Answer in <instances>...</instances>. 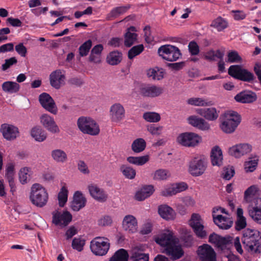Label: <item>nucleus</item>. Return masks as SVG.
<instances>
[{
    "label": "nucleus",
    "mask_w": 261,
    "mask_h": 261,
    "mask_svg": "<svg viewBox=\"0 0 261 261\" xmlns=\"http://www.w3.org/2000/svg\"><path fill=\"white\" fill-rule=\"evenodd\" d=\"M155 241L157 244L164 247V253L172 260H177L184 255V251L179 244V240L172 231H166L155 238Z\"/></svg>",
    "instance_id": "obj_1"
},
{
    "label": "nucleus",
    "mask_w": 261,
    "mask_h": 261,
    "mask_svg": "<svg viewBox=\"0 0 261 261\" xmlns=\"http://www.w3.org/2000/svg\"><path fill=\"white\" fill-rule=\"evenodd\" d=\"M242 242L245 249L251 254L261 253V232L253 229L244 230Z\"/></svg>",
    "instance_id": "obj_2"
},
{
    "label": "nucleus",
    "mask_w": 261,
    "mask_h": 261,
    "mask_svg": "<svg viewBox=\"0 0 261 261\" xmlns=\"http://www.w3.org/2000/svg\"><path fill=\"white\" fill-rule=\"evenodd\" d=\"M30 199L34 205L42 207L47 203L48 194L46 189L39 184H33L31 189Z\"/></svg>",
    "instance_id": "obj_3"
},
{
    "label": "nucleus",
    "mask_w": 261,
    "mask_h": 261,
    "mask_svg": "<svg viewBox=\"0 0 261 261\" xmlns=\"http://www.w3.org/2000/svg\"><path fill=\"white\" fill-rule=\"evenodd\" d=\"M241 121V116L237 112L228 111L224 114L220 127L224 133L230 134L235 130Z\"/></svg>",
    "instance_id": "obj_4"
},
{
    "label": "nucleus",
    "mask_w": 261,
    "mask_h": 261,
    "mask_svg": "<svg viewBox=\"0 0 261 261\" xmlns=\"http://www.w3.org/2000/svg\"><path fill=\"white\" fill-rule=\"evenodd\" d=\"M77 124L80 130L84 134L95 136L98 135L100 132L98 125L90 117H80Z\"/></svg>",
    "instance_id": "obj_5"
},
{
    "label": "nucleus",
    "mask_w": 261,
    "mask_h": 261,
    "mask_svg": "<svg viewBox=\"0 0 261 261\" xmlns=\"http://www.w3.org/2000/svg\"><path fill=\"white\" fill-rule=\"evenodd\" d=\"M109 240L105 237H96L90 242V248L92 252L97 256L106 255L110 249Z\"/></svg>",
    "instance_id": "obj_6"
},
{
    "label": "nucleus",
    "mask_w": 261,
    "mask_h": 261,
    "mask_svg": "<svg viewBox=\"0 0 261 261\" xmlns=\"http://www.w3.org/2000/svg\"><path fill=\"white\" fill-rule=\"evenodd\" d=\"M207 167L206 160L202 156L193 158L189 164V172L193 176H199L202 175Z\"/></svg>",
    "instance_id": "obj_7"
},
{
    "label": "nucleus",
    "mask_w": 261,
    "mask_h": 261,
    "mask_svg": "<svg viewBox=\"0 0 261 261\" xmlns=\"http://www.w3.org/2000/svg\"><path fill=\"white\" fill-rule=\"evenodd\" d=\"M158 52L163 59L169 62L175 61L181 56L178 47L169 44L161 46Z\"/></svg>",
    "instance_id": "obj_8"
},
{
    "label": "nucleus",
    "mask_w": 261,
    "mask_h": 261,
    "mask_svg": "<svg viewBox=\"0 0 261 261\" xmlns=\"http://www.w3.org/2000/svg\"><path fill=\"white\" fill-rule=\"evenodd\" d=\"M228 73L235 79L243 81L250 82L254 79V75L252 72L242 68L241 66L238 65L230 66Z\"/></svg>",
    "instance_id": "obj_9"
},
{
    "label": "nucleus",
    "mask_w": 261,
    "mask_h": 261,
    "mask_svg": "<svg viewBox=\"0 0 261 261\" xmlns=\"http://www.w3.org/2000/svg\"><path fill=\"white\" fill-rule=\"evenodd\" d=\"M201 141V137L194 133H181L177 138V142L181 145L186 147H194Z\"/></svg>",
    "instance_id": "obj_10"
},
{
    "label": "nucleus",
    "mask_w": 261,
    "mask_h": 261,
    "mask_svg": "<svg viewBox=\"0 0 261 261\" xmlns=\"http://www.w3.org/2000/svg\"><path fill=\"white\" fill-rule=\"evenodd\" d=\"M163 88L158 85L148 84L140 87V94L143 97L154 98L160 96L163 93Z\"/></svg>",
    "instance_id": "obj_11"
},
{
    "label": "nucleus",
    "mask_w": 261,
    "mask_h": 261,
    "mask_svg": "<svg viewBox=\"0 0 261 261\" xmlns=\"http://www.w3.org/2000/svg\"><path fill=\"white\" fill-rule=\"evenodd\" d=\"M197 253L201 261H217L215 251L208 244H203L199 246Z\"/></svg>",
    "instance_id": "obj_12"
},
{
    "label": "nucleus",
    "mask_w": 261,
    "mask_h": 261,
    "mask_svg": "<svg viewBox=\"0 0 261 261\" xmlns=\"http://www.w3.org/2000/svg\"><path fill=\"white\" fill-rule=\"evenodd\" d=\"M250 217L256 222L261 224V198H256L248 207Z\"/></svg>",
    "instance_id": "obj_13"
},
{
    "label": "nucleus",
    "mask_w": 261,
    "mask_h": 261,
    "mask_svg": "<svg viewBox=\"0 0 261 261\" xmlns=\"http://www.w3.org/2000/svg\"><path fill=\"white\" fill-rule=\"evenodd\" d=\"M190 225L198 237L203 238L207 236L206 232L203 229L204 226L201 223V217L199 214H193L192 215Z\"/></svg>",
    "instance_id": "obj_14"
},
{
    "label": "nucleus",
    "mask_w": 261,
    "mask_h": 261,
    "mask_svg": "<svg viewBox=\"0 0 261 261\" xmlns=\"http://www.w3.org/2000/svg\"><path fill=\"white\" fill-rule=\"evenodd\" d=\"M71 220L72 215L67 211L61 212L56 211L53 213V222L56 225L65 227L71 222Z\"/></svg>",
    "instance_id": "obj_15"
},
{
    "label": "nucleus",
    "mask_w": 261,
    "mask_h": 261,
    "mask_svg": "<svg viewBox=\"0 0 261 261\" xmlns=\"http://www.w3.org/2000/svg\"><path fill=\"white\" fill-rule=\"evenodd\" d=\"M39 102L42 107L46 111L56 114L58 112L57 107L52 97L46 93H43L39 95Z\"/></svg>",
    "instance_id": "obj_16"
},
{
    "label": "nucleus",
    "mask_w": 261,
    "mask_h": 261,
    "mask_svg": "<svg viewBox=\"0 0 261 261\" xmlns=\"http://www.w3.org/2000/svg\"><path fill=\"white\" fill-rule=\"evenodd\" d=\"M88 189L90 196L98 202H105L108 198V195L102 188L96 184H90L88 186Z\"/></svg>",
    "instance_id": "obj_17"
},
{
    "label": "nucleus",
    "mask_w": 261,
    "mask_h": 261,
    "mask_svg": "<svg viewBox=\"0 0 261 261\" xmlns=\"http://www.w3.org/2000/svg\"><path fill=\"white\" fill-rule=\"evenodd\" d=\"M252 150V146L247 143L239 144L232 146L228 149L229 155L236 158H239L247 154Z\"/></svg>",
    "instance_id": "obj_18"
},
{
    "label": "nucleus",
    "mask_w": 261,
    "mask_h": 261,
    "mask_svg": "<svg viewBox=\"0 0 261 261\" xmlns=\"http://www.w3.org/2000/svg\"><path fill=\"white\" fill-rule=\"evenodd\" d=\"M40 122L43 127L51 133L58 134L60 132L54 118L48 114H44L41 115Z\"/></svg>",
    "instance_id": "obj_19"
},
{
    "label": "nucleus",
    "mask_w": 261,
    "mask_h": 261,
    "mask_svg": "<svg viewBox=\"0 0 261 261\" xmlns=\"http://www.w3.org/2000/svg\"><path fill=\"white\" fill-rule=\"evenodd\" d=\"M213 218L215 224L222 229H228L233 224L232 219L228 216L213 214Z\"/></svg>",
    "instance_id": "obj_20"
},
{
    "label": "nucleus",
    "mask_w": 261,
    "mask_h": 261,
    "mask_svg": "<svg viewBox=\"0 0 261 261\" xmlns=\"http://www.w3.org/2000/svg\"><path fill=\"white\" fill-rule=\"evenodd\" d=\"M110 115L112 121L114 122H119L125 116V110L122 105L116 103L113 105L110 109Z\"/></svg>",
    "instance_id": "obj_21"
},
{
    "label": "nucleus",
    "mask_w": 261,
    "mask_h": 261,
    "mask_svg": "<svg viewBox=\"0 0 261 261\" xmlns=\"http://www.w3.org/2000/svg\"><path fill=\"white\" fill-rule=\"evenodd\" d=\"M1 132L2 133L4 137L7 140H12L15 139L19 134L18 129L16 126L8 124H3L1 127Z\"/></svg>",
    "instance_id": "obj_22"
},
{
    "label": "nucleus",
    "mask_w": 261,
    "mask_h": 261,
    "mask_svg": "<svg viewBox=\"0 0 261 261\" xmlns=\"http://www.w3.org/2000/svg\"><path fill=\"white\" fill-rule=\"evenodd\" d=\"M49 79L51 86L58 89L64 85L65 76L61 70H56L51 73Z\"/></svg>",
    "instance_id": "obj_23"
},
{
    "label": "nucleus",
    "mask_w": 261,
    "mask_h": 261,
    "mask_svg": "<svg viewBox=\"0 0 261 261\" xmlns=\"http://www.w3.org/2000/svg\"><path fill=\"white\" fill-rule=\"evenodd\" d=\"M123 228L130 233H134L138 229V222L136 218L132 215L125 216L122 221Z\"/></svg>",
    "instance_id": "obj_24"
},
{
    "label": "nucleus",
    "mask_w": 261,
    "mask_h": 261,
    "mask_svg": "<svg viewBox=\"0 0 261 261\" xmlns=\"http://www.w3.org/2000/svg\"><path fill=\"white\" fill-rule=\"evenodd\" d=\"M87 200L82 193L80 191H76L73 195V199L71 207L73 211L77 212L85 206Z\"/></svg>",
    "instance_id": "obj_25"
},
{
    "label": "nucleus",
    "mask_w": 261,
    "mask_h": 261,
    "mask_svg": "<svg viewBox=\"0 0 261 261\" xmlns=\"http://www.w3.org/2000/svg\"><path fill=\"white\" fill-rule=\"evenodd\" d=\"M256 99V94L250 91H242L234 96V99L237 102L243 103H251L255 101Z\"/></svg>",
    "instance_id": "obj_26"
},
{
    "label": "nucleus",
    "mask_w": 261,
    "mask_h": 261,
    "mask_svg": "<svg viewBox=\"0 0 261 261\" xmlns=\"http://www.w3.org/2000/svg\"><path fill=\"white\" fill-rule=\"evenodd\" d=\"M197 113L202 117L210 121L216 120L219 116V113L215 108H202L197 110Z\"/></svg>",
    "instance_id": "obj_27"
},
{
    "label": "nucleus",
    "mask_w": 261,
    "mask_h": 261,
    "mask_svg": "<svg viewBox=\"0 0 261 261\" xmlns=\"http://www.w3.org/2000/svg\"><path fill=\"white\" fill-rule=\"evenodd\" d=\"M189 123L192 126L202 130L209 129L210 125L203 119L196 116H192L188 118Z\"/></svg>",
    "instance_id": "obj_28"
},
{
    "label": "nucleus",
    "mask_w": 261,
    "mask_h": 261,
    "mask_svg": "<svg viewBox=\"0 0 261 261\" xmlns=\"http://www.w3.org/2000/svg\"><path fill=\"white\" fill-rule=\"evenodd\" d=\"M136 29L134 27H130L127 29L124 35V45L130 47L137 41L138 35L136 33Z\"/></svg>",
    "instance_id": "obj_29"
},
{
    "label": "nucleus",
    "mask_w": 261,
    "mask_h": 261,
    "mask_svg": "<svg viewBox=\"0 0 261 261\" xmlns=\"http://www.w3.org/2000/svg\"><path fill=\"white\" fill-rule=\"evenodd\" d=\"M211 162L213 166H220L222 164L223 154L221 148L216 146L211 151Z\"/></svg>",
    "instance_id": "obj_30"
},
{
    "label": "nucleus",
    "mask_w": 261,
    "mask_h": 261,
    "mask_svg": "<svg viewBox=\"0 0 261 261\" xmlns=\"http://www.w3.org/2000/svg\"><path fill=\"white\" fill-rule=\"evenodd\" d=\"M158 212L162 218L167 220H173L175 213L171 207L167 205H161L159 207Z\"/></svg>",
    "instance_id": "obj_31"
},
{
    "label": "nucleus",
    "mask_w": 261,
    "mask_h": 261,
    "mask_svg": "<svg viewBox=\"0 0 261 261\" xmlns=\"http://www.w3.org/2000/svg\"><path fill=\"white\" fill-rule=\"evenodd\" d=\"M154 190L152 185H146L143 187L138 191L136 195L135 198L139 201H142L150 196L153 193Z\"/></svg>",
    "instance_id": "obj_32"
},
{
    "label": "nucleus",
    "mask_w": 261,
    "mask_h": 261,
    "mask_svg": "<svg viewBox=\"0 0 261 261\" xmlns=\"http://www.w3.org/2000/svg\"><path fill=\"white\" fill-rule=\"evenodd\" d=\"M246 225V219L243 216V210L241 207H238L237 210V220L235 223L236 229L241 230L245 228Z\"/></svg>",
    "instance_id": "obj_33"
},
{
    "label": "nucleus",
    "mask_w": 261,
    "mask_h": 261,
    "mask_svg": "<svg viewBox=\"0 0 261 261\" xmlns=\"http://www.w3.org/2000/svg\"><path fill=\"white\" fill-rule=\"evenodd\" d=\"M165 71L163 68L154 67L148 69L147 71V74L148 77L153 80H161L164 76Z\"/></svg>",
    "instance_id": "obj_34"
},
{
    "label": "nucleus",
    "mask_w": 261,
    "mask_h": 261,
    "mask_svg": "<svg viewBox=\"0 0 261 261\" xmlns=\"http://www.w3.org/2000/svg\"><path fill=\"white\" fill-rule=\"evenodd\" d=\"M51 156L53 160L58 163H64L67 160V155L63 150L56 149L51 152Z\"/></svg>",
    "instance_id": "obj_35"
},
{
    "label": "nucleus",
    "mask_w": 261,
    "mask_h": 261,
    "mask_svg": "<svg viewBox=\"0 0 261 261\" xmlns=\"http://www.w3.org/2000/svg\"><path fill=\"white\" fill-rule=\"evenodd\" d=\"M211 26L216 29L218 32H221L227 28L228 22L224 18L219 16L213 20Z\"/></svg>",
    "instance_id": "obj_36"
},
{
    "label": "nucleus",
    "mask_w": 261,
    "mask_h": 261,
    "mask_svg": "<svg viewBox=\"0 0 261 261\" xmlns=\"http://www.w3.org/2000/svg\"><path fill=\"white\" fill-rule=\"evenodd\" d=\"M31 136L38 142H43L46 138V133L39 127H35L32 128Z\"/></svg>",
    "instance_id": "obj_37"
},
{
    "label": "nucleus",
    "mask_w": 261,
    "mask_h": 261,
    "mask_svg": "<svg viewBox=\"0 0 261 261\" xmlns=\"http://www.w3.org/2000/svg\"><path fill=\"white\" fill-rule=\"evenodd\" d=\"M32 172L31 169L29 167H23L21 168L19 172V178L20 182L22 184H27L31 178Z\"/></svg>",
    "instance_id": "obj_38"
},
{
    "label": "nucleus",
    "mask_w": 261,
    "mask_h": 261,
    "mask_svg": "<svg viewBox=\"0 0 261 261\" xmlns=\"http://www.w3.org/2000/svg\"><path fill=\"white\" fill-rule=\"evenodd\" d=\"M2 87L4 91L9 93H16L19 91L20 88L18 84L10 81L4 82Z\"/></svg>",
    "instance_id": "obj_39"
},
{
    "label": "nucleus",
    "mask_w": 261,
    "mask_h": 261,
    "mask_svg": "<svg viewBox=\"0 0 261 261\" xmlns=\"http://www.w3.org/2000/svg\"><path fill=\"white\" fill-rule=\"evenodd\" d=\"M128 253L124 249L118 250L110 259V261H128Z\"/></svg>",
    "instance_id": "obj_40"
},
{
    "label": "nucleus",
    "mask_w": 261,
    "mask_h": 261,
    "mask_svg": "<svg viewBox=\"0 0 261 261\" xmlns=\"http://www.w3.org/2000/svg\"><path fill=\"white\" fill-rule=\"evenodd\" d=\"M223 56V53L219 49L216 50L212 49L207 51L204 55V59L209 61H215L216 59H222Z\"/></svg>",
    "instance_id": "obj_41"
},
{
    "label": "nucleus",
    "mask_w": 261,
    "mask_h": 261,
    "mask_svg": "<svg viewBox=\"0 0 261 261\" xmlns=\"http://www.w3.org/2000/svg\"><path fill=\"white\" fill-rule=\"evenodd\" d=\"M120 170L126 178L133 179L136 176V170L133 168L128 165H121L120 167Z\"/></svg>",
    "instance_id": "obj_42"
},
{
    "label": "nucleus",
    "mask_w": 261,
    "mask_h": 261,
    "mask_svg": "<svg viewBox=\"0 0 261 261\" xmlns=\"http://www.w3.org/2000/svg\"><path fill=\"white\" fill-rule=\"evenodd\" d=\"M149 158L147 155L141 156H129L127 158V161L132 164L137 166H142L149 161Z\"/></svg>",
    "instance_id": "obj_43"
},
{
    "label": "nucleus",
    "mask_w": 261,
    "mask_h": 261,
    "mask_svg": "<svg viewBox=\"0 0 261 261\" xmlns=\"http://www.w3.org/2000/svg\"><path fill=\"white\" fill-rule=\"evenodd\" d=\"M258 157L256 155L251 156L244 164L245 169L246 172H253L256 169L258 164Z\"/></svg>",
    "instance_id": "obj_44"
},
{
    "label": "nucleus",
    "mask_w": 261,
    "mask_h": 261,
    "mask_svg": "<svg viewBox=\"0 0 261 261\" xmlns=\"http://www.w3.org/2000/svg\"><path fill=\"white\" fill-rule=\"evenodd\" d=\"M146 143L142 138L135 140L132 144V149L134 152L139 153L143 151L146 147Z\"/></svg>",
    "instance_id": "obj_45"
},
{
    "label": "nucleus",
    "mask_w": 261,
    "mask_h": 261,
    "mask_svg": "<svg viewBox=\"0 0 261 261\" xmlns=\"http://www.w3.org/2000/svg\"><path fill=\"white\" fill-rule=\"evenodd\" d=\"M121 59L122 54L118 51L111 52L107 58L108 63L112 65L118 64L120 62Z\"/></svg>",
    "instance_id": "obj_46"
},
{
    "label": "nucleus",
    "mask_w": 261,
    "mask_h": 261,
    "mask_svg": "<svg viewBox=\"0 0 261 261\" xmlns=\"http://www.w3.org/2000/svg\"><path fill=\"white\" fill-rule=\"evenodd\" d=\"M187 103L192 106H207L212 105L211 101L200 98V97H192L188 99Z\"/></svg>",
    "instance_id": "obj_47"
},
{
    "label": "nucleus",
    "mask_w": 261,
    "mask_h": 261,
    "mask_svg": "<svg viewBox=\"0 0 261 261\" xmlns=\"http://www.w3.org/2000/svg\"><path fill=\"white\" fill-rule=\"evenodd\" d=\"M258 192V188L255 186L253 185L249 187L244 193V199L247 202L251 201V199L257 195Z\"/></svg>",
    "instance_id": "obj_48"
},
{
    "label": "nucleus",
    "mask_w": 261,
    "mask_h": 261,
    "mask_svg": "<svg viewBox=\"0 0 261 261\" xmlns=\"http://www.w3.org/2000/svg\"><path fill=\"white\" fill-rule=\"evenodd\" d=\"M143 118L149 122H158L161 119V116L159 113L152 112H148L144 113Z\"/></svg>",
    "instance_id": "obj_49"
},
{
    "label": "nucleus",
    "mask_w": 261,
    "mask_h": 261,
    "mask_svg": "<svg viewBox=\"0 0 261 261\" xmlns=\"http://www.w3.org/2000/svg\"><path fill=\"white\" fill-rule=\"evenodd\" d=\"M232 240L231 237H222L220 236L216 246L221 250H223L228 248L230 244L232 243Z\"/></svg>",
    "instance_id": "obj_50"
},
{
    "label": "nucleus",
    "mask_w": 261,
    "mask_h": 261,
    "mask_svg": "<svg viewBox=\"0 0 261 261\" xmlns=\"http://www.w3.org/2000/svg\"><path fill=\"white\" fill-rule=\"evenodd\" d=\"M92 41L88 40L82 44L79 48V54L81 57L86 56L92 47Z\"/></svg>",
    "instance_id": "obj_51"
},
{
    "label": "nucleus",
    "mask_w": 261,
    "mask_h": 261,
    "mask_svg": "<svg viewBox=\"0 0 261 261\" xmlns=\"http://www.w3.org/2000/svg\"><path fill=\"white\" fill-rule=\"evenodd\" d=\"M68 190L65 187H63L58 194L59 204L61 207H63L67 201Z\"/></svg>",
    "instance_id": "obj_52"
},
{
    "label": "nucleus",
    "mask_w": 261,
    "mask_h": 261,
    "mask_svg": "<svg viewBox=\"0 0 261 261\" xmlns=\"http://www.w3.org/2000/svg\"><path fill=\"white\" fill-rule=\"evenodd\" d=\"M85 244V240L81 237H78L73 239L71 246L73 249L81 252L83 250Z\"/></svg>",
    "instance_id": "obj_53"
},
{
    "label": "nucleus",
    "mask_w": 261,
    "mask_h": 261,
    "mask_svg": "<svg viewBox=\"0 0 261 261\" xmlns=\"http://www.w3.org/2000/svg\"><path fill=\"white\" fill-rule=\"evenodd\" d=\"M144 50V46L142 44H139L133 46L128 52V58L133 59L136 56L140 54Z\"/></svg>",
    "instance_id": "obj_54"
},
{
    "label": "nucleus",
    "mask_w": 261,
    "mask_h": 261,
    "mask_svg": "<svg viewBox=\"0 0 261 261\" xmlns=\"http://www.w3.org/2000/svg\"><path fill=\"white\" fill-rule=\"evenodd\" d=\"M129 8V6H120L116 7L113 9L110 13V15L112 17H117L118 16L122 15L125 13Z\"/></svg>",
    "instance_id": "obj_55"
},
{
    "label": "nucleus",
    "mask_w": 261,
    "mask_h": 261,
    "mask_svg": "<svg viewBox=\"0 0 261 261\" xmlns=\"http://www.w3.org/2000/svg\"><path fill=\"white\" fill-rule=\"evenodd\" d=\"M242 61V58L236 50H231L227 54V62L229 63H238Z\"/></svg>",
    "instance_id": "obj_56"
},
{
    "label": "nucleus",
    "mask_w": 261,
    "mask_h": 261,
    "mask_svg": "<svg viewBox=\"0 0 261 261\" xmlns=\"http://www.w3.org/2000/svg\"><path fill=\"white\" fill-rule=\"evenodd\" d=\"M235 173L234 169L232 166H227L223 168L222 177L225 180L230 179Z\"/></svg>",
    "instance_id": "obj_57"
},
{
    "label": "nucleus",
    "mask_w": 261,
    "mask_h": 261,
    "mask_svg": "<svg viewBox=\"0 0 261 261\" xmlns=\"http://www.w3.org/2000/svg\"><path fill=\"white\" fill-rule=\"evenodd\" d=\"M163 126H157L155 124H149L147 126V130L153 136H159L163 132Z\"/></svg>",
    "instance_id": "obj_58"
},
{
    "label": "nucleus",
    "mask_w": 261,
    "mask_h": 261,
    "mask_svg": "<svg viewBox=\"0 0 261 261\" xmlns=\"http://www.w3.org/2000/svg\"><path fill=\"white\" fill-rule=\"evenodd\" d=\"M168 172L164 169H159L153 174V179L155 180H165L168 177Z\"/></svg>",
    "instance_id": "obj_59"
},
{
    "label": "nucleus",
    "mask_w": 261,
    "mask_h": 261,
    "mask_svg": "<svg viewBox=\"0 0 261 261\" xmlns=\"http://www.w3.org/2000/svg\"><path fill=\"white\" fill-rule=\"evenodd\" d=\"M188 49L191 56L197 55L200 51L198 45L194 41H192L189 43Z\"/></svg>",
    "instance_id": "obj_60"
},
{
    "label": "nucleus",
    "mask_w": 261,
    "mask_h": 261,
    "mask_svg": "<svg viewBox=\"0 0 261 261\" xmlns=\"http://www.w3.org/2000/svg\"><path fill=\"white\" fill-rule=\"evenodd\" d=\"M231 13L233 14V18L236 21H240L244 19L247 14L242 10H232Z\"/></svg>",
    "instance_id": "obj_61"
},
{
    "label": "nucleus",
    "mask_w": 261,
    "mask_h": 261,
    "mask_svg": "<svg viewBox=\"0 0 261 261\" xmlns=\"http://www.w3.org/2000/svg\"><path fill=\"white\" fill-rule=\"evenodd\" d=\"M17 60L15 57H11L8 59L5 60V63L2 66V69L3 71H6L11 67L14 64H16Z\"/></svg>",
    "instance_id": "obj_62"
},
{
    "label": "nucleus",
    "mask_w": 261,
    "mask_h": 261,
    "mask_svg": "<svg viewBox=\"0 0 261 261\" xmlns=\"http://www.w3.org/2000/svg\"><path fill=\"white\" fill-rule=\"evenodd\" d=\"M173 186L175 194L185 191L188 187L187 184L184 182L173 184Z\"/></svg>",
    "instance_id": "obj_63"
},
{
    "label": "nucleus",
    "mask_w": 261,
    "mask_h": 261,
    "mask_svg": "<svg viewBox=\"0 0 261 261\" xmlns=\"http://www.w3.org/2000/svg\"><path fill=\"white\" fill-rule=\"evenodd\" d=\"M134 261H149V254L147 253H134Z\"/></svg>",
    "instance_id": "obj_64"
}]
</instances>
